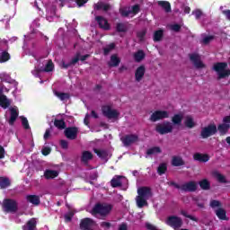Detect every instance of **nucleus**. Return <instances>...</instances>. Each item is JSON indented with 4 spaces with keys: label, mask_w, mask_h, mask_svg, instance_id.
Listing matches in <instances>:
<instances>
[{
    "label": "nucleus",
    "mask_w": 230,
    "mask_h": 230,
    "mask_svg": "<svg viewBox=\"0 0 230 230\" xmlns=\"http://www.w3.org/2000/svg\"><path fill=\"white\" fill-rule=\"evenodd\" d=\"M10 186V180L8 178L2 177L0 178V188L1 190H4Z\"/></svg>",
    "instance_id": "37"
},
{
    "label": "nucleus",
    "mask_w": 230,
    "mask_h": 230,
    "mask_svg": "<svg viewBox=\"0 0 230 230\" xmlns=\"http://www.w3.org/2000/svg\"><path fill=\"white\" fill-rule=\"evenodd\" d=\"M168 169L166 164H161L157 168V172L160 175H164V173H166V170Z\"/></svg>",
    "instance_id": "43"
},
{
    "label": "nucleus",
    "mask_w": 230,
    "mask_h": 230,
    "mask_svg": "<svg viewBox=\"0 0 230 230\" xmlns=\"http://www.w3.org/2000/svg\"><path fill=\"white\" fill-rule=\"evenodd\" d=\"M94 226H95L94 220H93L89 217H86L81 221L80 229L81 230H93V229H94Z\"/></svg>",
    "instance_id": "13"
},
{
    "label": "nucleus",
    "mask_w": 230,
    "mask_h": 230,
    "mask_svg": "<svg viewBox=\"0 0 230 230\" xmlns=\"http://www.w3.org/2000/svg\"><path fill=\"white\" fill-rule=\"evenodd\" d=\"M53 69H55V65H53V61H49L47 62L45 68L39 69L35 67L32 71V75H34V76H39V74L42 71H45V73H49L50 71H53Z\"/></svg>",
    "instance_id": "14"
},
{
    "label": "nucleus",
    "mask_w": 230,
    "mask_h": 230,
    "mask_svg": "<svg viewBox=\"0 0 230 230\" xmlns=\"http://www.w3.org/2000/svg\"><path fill=\"white\" fill-rule=\"evenodd\" d=\"M217 125L209 124L207 127L201 128L200 136L203 139H208V137H211V136H215L217 134Z\"/></svg>",
    "instance_id": "6"
},
{
    "label": "nucleus",
    "mask_w": 230,
    "mask_h": 230,
    "mask_svg": "<svg viewBox=\"0 0 230 230\" xmlns=\"http://www.w3.org/2000/svg\"><path fill=\"white\" fill-rule=\"evenodd\" d=\"M213 175H214L215 179H217V181H218V182H223V183L227 182V180H226V176H224L222 173H220L218 172H214Z\"/></svg>",
    "instance_id": "38"
},
{
    "label": "nucleus",
    "mask_w": 230,
    "mask_h": 230,
    "mask_svg": "<svg viewBox=\"0 0 230 230\" xmlns=\"http://www.w3.org/2000/svg\"><path fill=\"white\" fill-rule=\"evenodd\" d=\"M36 227H37V219L31 218L27 222L26 226H23V230H35Z\"/></svg>",
    "instance_id": "27"
},
{
    "label": "nucleus",
    "mask_w": 230,
    "mask_h": 230,
    "mask_svg": "<svg viewBox=\"0 0 230 230\" xmlns=\"http://www.w3.org/2000/svg\"><path fill=\"white\" fill-rule=\"evenodd\" d=\"M44 176L46 179H55V177H58V172L53 170H47L44 172Z\"/></svg>",
    "instance_id": "33"
},
{
    "label": "nucleus",
    "mask_w": 230,
    "mask_h": 230,
    "mask_svg": "<svg viewBox=\"0 0 230 230\" xmlns=\"http://www.w3.org/2000/svg\"><path fill=\"white\" fill-rule=\"evenodd\" d=\"M111 211H112V205L111 204H97L93 208V215H101V217H107L111 214Z\"/></svg>",
    "instance_id": "2"
},
{
    "label": "nucleus",
    "mask_w": 230,
    "mask_h": 230,
    "mask_svg": "<svg viewBox=\"0 0 230 230\" xmlns=\"http://www.w3.org/2000/svg\"><path fill=\"white\" fill-rule=\"evenodd\" d=\"M155 131L158 134H161V136H164V134H171V132H173V124L170 121L158 123L155 127Z\"/></svg>",
    "instance_id": "4"
},
{
    "label": "nucleus",
    "mask_w": 230,
    "mask_h": 230,
    "mask_svg": "<svg viewBox=\"0 0 230 230\" xmlns=\"http://www.w3.org/2000/svg\"><path fill=\"white\" fill-rule=\"evenodd\" d=\"M222 13L225 15L226 21L230 22V9L223 10Z\"/></svg>",
    "instance_id": "51"
},
{
    "label": "nucleus",
    "mask_w": 230,
    "mask_h": 230,
    "mask_svg": "<svg viewBox=\"0 0 230 230\" xmlns=\"http://www.w3.org/2000/svg\"><path fill=\"white\" fill-rule=\"evenodd\" d=\"M209 206H210V208H212V209H217V208H218V209H220L222 208V203L219 200L212 199L210 201Z\"/></svg>",
    "instance_id": "40"
},
{
    "label": "nucleus",
    "mask_w": 230,
    "mask_h": 230,
    "mask_svg": "<svg viewBox=\"0 0 230 230\" xmlns=\"http://www.w3.org/2000/svg\"><path fill=\"white\" fill-rule=\"evenodd\" d=\"M152 197V190L148 187H140L137 189V196L136 198V202L137 208H145L148 206V199Z\"/></svg>",
    "instance_id": "1"
},
{
    "label": "nucleus",
    "mask_w": 230,
    "mask_h": 230,
    "mask_svg": "<svg viewBox=\"0 0 230 230\" xmlns=\"http://www.w3.org/2000/svg\"><path fill=\"white\" fill-rule=\"evenodd\" d=\"M103 9V3L100 2L94 4V10L100 11Z\"/></svg>",
    "instance_id": "53"
},
{
    "label": "nucleus",
    "mask_w": 230,
    "mask_h": 230,
    "mask_svg": "<svg viewBox=\"0 0 230 230\" xmlns=\"http://www.w3.org/2000/svg\"><path fill=\"white\" fill-rule=\"evenodd\" d=\"M190 62L193 64L196 69H205L206 64L202 62L200 56L199 54H190L189 55Z\"/></svg>",
    "instance_id": "10"
},
{
    "label": "nucleus",
    "mask_w": 230,
    "mask_h": 230,
    "mask_svg": "<svg viewBox=\"0 0 230 230\" xmlns=\"http://www.w3.org/2000/svg\"><path fill=\"white\" fill-rule=\"evenodd\" d=\"M182 191H195L197 190V183L195 181H188L181 186Z\"/></svg>",
    "instance_id": "19"
},
{
    "label": "nucleus",
    "mask_w": 230,
    "mask_h": 230,
    "mask_svg": "<svg viewBox=\"0 0 230 230\" xmlns=\"http://www.w3.org/2000/svg\"><path fill=\"white\" fill-rule=\"evenodd\" d=\"M158 6H161L166 13L172 12V4L168 1H158Z\"/></svg>",
    "instance_id": "26"
},
{
    "label": "nucleus",
    "mask_w": 230,
    "mask_h": 230,
    "mask_svg": "<svg viewBox=\"0 0 230 230\" xmlns=\"http://www.w3.org/2000/svg\"><path fill=\"white\" fill-rule=\"evenodd\" d=\"M102 114L109 119H118V118H119V112L114 109H111V106H103Z\"/></svg>",
    "instance_id": "9"
},
{
    "label": "nucleus",
    "mask_w": 230,
    "mask_h": 230,
    "mask_svg": "<svg viewBox=\"0 0 230 230\" xmlns=\"http://www.w3.org/2000/svg\"><path fill=\"white\" fill-rule=\"evenodd\" d=\"M95 21L97 22L99 28H101L102 30H111L109 21L103 18V16H96Z\"/></svg>",
    "instance_id": "15"
},
{
    "label": "nucleus",
    "mask_w": 230,
    "mask_h": 230,
    "mask_svg": "<svg viewBox=\"0 0 230 230\" xmlns=\"http://www.w3.org/2000/svg\"><path fill=\"white\" fill-rule=\"evenodd\" d=\"M193 159H194V161H199V163H208V161H209V155L196 153L193 155Z\"/></svg>",
    "instance_id": "24"
},
{
    "label": "nucleus",
    "mask_w": 230,
    "mask_h": 230,
    "mask_svg": "<svg viewBox=\"0 0 230 230\" xmlns=\"http://www.w3.org/2000/svg\"><path fill=\"white\" fill-rule=\"evenodd\" d=\"M85 3H87V0H76V4L79 6V7H82L85 4Z\"/></svg>",
    "instance_id": "58"
},
{
    "label": "nucleus",
    "mask_w": 230,
    "mask_h": 230,
    "mask_svg": "<svg viewBox=\"0 0 230 230\" xmlns=\"http://www.w3.org/2000/svg\"><path fill=\"white\" fill-rule=\"evenodd\" d=\"M55 95L61 100V102H66V100H69L68 93H64L60 92H55Z\"/></svg>",
    "instance_id": "39"
},
{
    "label": "nucleus",
    "mask_w": 230,
    "mask_h": 230,
    "mask_svg": "<svg viewBox=\"0 0 230 230\" xmlns=\"http://www.w3.org/2000/svg\"><path fill=\"white\" fill-rule=\"evenodd\" d=\"M161 152H163L161 147L155 146V147H151V148L147 149L146 155H157V154H161Z\"/></svg>",
    "instance_id": "34"
},
{
    "label": "nucleus",
    "mask_w": 230,
    "mask_h": 230,
    "mask_svg": "<svg viewBox=\"0 0 230 230\" xmlns=\"http://www.w3.org/2000/svg\"><path fill=\"white\" fill-rule=\"evenodd\" d=\"M121 141L124 146H130V145L137 143V141H139V137H137V135H128L122 137Z\"/></svg>",
    "instance_id": "12"
},
{
    "label": "nucleus",
    "mask_w": 230,
    "mask_h": 230,
    "mask_svg": "<svg viewBox=\"0 0 230 230\" xmlns=\"http://www.w3.org/2000/svg\"><path fill=\"white\" fill-rule=\"evenodd\" d=\"M125 28V23H117L116 30H123Z\"/></svg>",
    "instance_id": "64"
},
{
    "label": "nucleus",
    "mask_w": 230,
    "mask_h": 230,
    "mask_svg": "<svg viewBox=\"0 0 230 230\" xmlns=\"http://www.w3.org/2000/svg\"><path fill=\"white\" fill-rule=\"evenodd\" d=\"M212 40H215V36L206 35V34L201 35V40H200L201 44L208 45L209 44V42H212Z\"/></svg>",
    "instance_id": "29"
},
{
    "label": "nucleus",
    "mask_w": 230,
    "mask_h": 230,
    "mask_svg": "<svg viewBox=\"0 0 230 230\" xmlns=\"http://www.w3.org/2000/svg\"><path fill=\"white\" fill-rule=\"evenodd\" d=\"M192 15H194L196 19H199L202 17V11H200V9H197L192 12Z\"/></svg>",
    "instance_id": "50"
},
{
    "label": "nucleus",
    "mask_w": 230,
    "mask_h": 230,
    "mask_svg": "<svg viewBox=\"0 0 230 230\" xmlns=\"http://www.w3.org/2000/svg\"><path fill=\"white\" fill-rule=\"evenodd\" d=\"M10 60V54L6 51L2 52L0 57V63L3 64L4 62H8Z\"/></svg>",
    "instance_id": "41"
},
{
    "label": "nucleus",
    "mask_w": 230,
    "mask_h": 230,
    "mask_svg": "<svg viewBox=\"0 0 230 230\" xmlns=\"http://www.w3.org/2000/svg\"><path fill=\"white\" fill-rule=\"evenodd\" d=\"M182 119H184V114L182 113L174 114L172 118V125L181 127L182 125Z\"/></svg>",
    "instance_id": "21"
},
{
    "label": "nucleus",
    "mask_w": 230,
    "mask_h": 230,
    "mask_svg": "<svg viewBox=\"0 0 230 230\" xmlns=\"http://www.w3.org/2000/svg\"><path fill=\"white\" fill-rule=\"evenodd\" d=\"M128 226H127L126 223H122L119 226V230H128Z\"/></svg>",
    "instance_id": "62"
},
{
    "label": "nucleus",
    "mask_w": 230,
    "mask_h": 230,
    "mask_svg": "<svg viewBox=\"0 0 230 230\" xmlns=\"http://www.w3.org/2000/svg\"><path fill=\"white\" fill-rule=\"evenodd\" d=\"M114 48H116V45H114V43H111L110 45H107L104 48V55H109V53H111V51H112Z\"/></svg>",
    "instance_id": "46"
},
{
    "label": "nucleus",
    "mask_w": 230,
    "mask_h": 230,
    "mask_svg": "<svg viewBox=\"0 0 230 230\" xmlns=\"http://www.w3.org/2000/svg\"><path fill=\"white\" fill-rule=\"evenodd\" d=\"M120 62H121V59H119L118 55L113 54V55H111L108 65L110 66V67H118V66H119Z\"/></svg>",
    "instance_id": "23"
},
{
    "label": "nucleus",
    "mask_w": 230,
    "mask_h": 230,
    "mask_svg": "<svg viewBox=\"0 0 230 230\" xmlns=\"http://www.w3.org/2000/svg\"><path fill=\"white\" fill-rule=\"evenodd\" d=\"M11 117L8 120L9 125H13L17 118H19V109L17 107H12L9 109Z\"/></svg>",
    "instance_id": "17"
},
{
    "label": "nucleus",
    "mask_w": 230,
    "mask_h": 230,
    "mask_svg": "<svg viewBox=\"0 0 230 230\" xmlns=\"http://www.w3.org/2000/svg\"><path fill=\"white\" fill-rule=\"evenodd\" d=\"M164 35V32H163V30H158L154 32V40L155 42H160V40H163V36Z\"/></svg>",
    "instance_id": "35"
},
{
    "label": "nucleus",
    "mask_w": 230,
    "mask_h": 230,
    "mask_svg": "<svg viewBox=\"0 0 230 230\" xmlns=\"http://www.w3.org/2000/svg\"><path fill=\"white\" fill-rule=\"evenodd\" d=\"M141 10V8L139 7V4H135L131 7V9H129V11L131 12V13H134V15L139 13V11Z\"/></svg>",
    "instance_id": "47"
},
{
    "label": "nucleus",
    "mask_w": 230,
    "mask_h": 230,
    "mask_svg": "<svg viewBox=\"0 0 230 230\" xmlns=\"http://www.w3.org/2000/svg\"><path fill=\"white\" fill-rule=\"evenodd\" d=\"M22 125L26 129L30 128V124L28 123V119H26L25 117H22Z\"/></svg>",
    "instance_id": "49"
},
{
    "label": "nucleus",
    "mask_w": 230,
    "mask_h": 230,
    "mask_svg": "<svg viewBox=\"0 0 230 230\" xmlns=\"http://www.w3.org/2000/svg\"><path fill=\"white\" fill-rule=\"evenodd\" d=\"M213 69L217 73L218 78H226L230 75V70L227 69V63H217L214 65Z\"/></svg>",
    "instance_id": "3"
},
{
    "label": "nucleus",
    "mask_w": 230,
    "mask_h": 230,
    "mask_svg": "<svg viewBox=\"0 0 230 230\" xmlns=\"http://www.w3.org/2000/svg\"><path fill=\"white\" fill-rule=\"evenodd\" d=\"M41 152L43 155H49L51 154V148L44 147Z\"/></svg>",
    "instance_id": "52"
},
{
    "label": "nucleus",
    "mask_w": 230,
    "mask_h": 230,
    "mask_svg": "<svg viewBox=\"0 0 230 230\" xmlns=\"http://www.w3.org/2000/svg\"><path fill=\"white\" fill-rule=\"evenodd\" d=\"M166 118H170V112H168L167 111H155L151 114L150 121L155 123V121L166 119Z\"/></svg>",
    "instance_id": "8"
},
{
    "label": "nucleus",
    "mask_w": 230,
    "mask_h": 230,
    "mask_svg": "<svg viewBox=\"0 0 230 230\" xmlns=\"http://www.w3.org/2000/svg\"><path fill=\"white\" fill-rule=\"evenodd\" d=\"M111 184L112 188H119V186H123V184H127V178L125 176L116 175L111 179Z\"/></svg>",
    "instance_id": "11"
},
{
    "label": "nucleus",
    "mask_w": 230,
    "mask_h": 230,
    "mask_svg": "<svg viewBox=\"0 0 230 230\" xmlns=\"http://www.w3.org/2000/svg\"><path fill=\"white\" fill-rule=\"evenodd\" d=\"M60 145H61V147L64 148L65 150H66V148H68L69 146V143H67V141L66 140H61Z\"/></svg>",
    "instance_id": "55"
},
{
    "label": "nucleus",
    "mask_w": 230,
    "mask_h": 230,
    "mask_svg": "<svg viewBox=\"0 0 230 230\" xmlns=\"http://www.w3.org/2000/svg\"><path fill=\"white\" fill-rule=\"evenodd\" d=\"M121 13H122V15H123L124 17H128V15H130L131 12H130V10H128V11L123 10V11L121 12Z\"/></svg>",
    "instance_id": "63"
},
{
    "label": "nucleus",
    "mask_w": 230,
    "mask_h": 230,
    "mask_svg": "<svg viewBox=\"0 0 230 230\" xmlns=\"http://www.w3.org/2000/svg\"><path fill=\"white\" fill-rule=\"evenodd\" d=\"M223 123H225L226 125H229L230 123V115L226 116L223 118Z\"/></svg>",
    "instance_id": "61"
},
{
    "label": "nucleus",
    "mask_w": 230,
    "mask_h": 230,
    "mask_svg": "<svg viewBox=\"0 0 230 230\" xmlns=\"http://www.w3.org/2000/svg\"><path fill=\"white\" fill-rule=\"evenodd\" d=\"M89 161H93V153L90 151H83L81 155V163L87 164Z\"/></svg>",
    "instance_id": "22"
},
{
    "label": "nucleus",
    "mask_w": 230,
    "mask_h": 230,
    "mask_svg": "<svg viewBox=\"0 0 230 230\" xmlns=\"http://www.w3.org/2000/svg\"><path fill=\"white\" fill-rule=\"evenodd\" d=\"M94 152L101 159H109L111 157V155L106 150L94 149Z\"/></svg>",
    "instance_id": "31"
},
{
    "label": "nucleus",
    "mask_w": 230,
    "mask_h": 230,
    "mask_svg": "<svg viewBox=\"0 0 230 230\" xmlns=\"http://www.w3.org/2000/svg\"><path fill=\"white\" fill-rule=\"evenodd\" d=\"M101 227H102V229H110L111 223H109V222H102L101 223Z\"/></svg>",
    "instance_id": "54"
},
{
    "label": "nucleus",
    "mask_w": 230,
    "mask_h": 230,
    "mask_svg": "<svg viewBox=\"0 0 230 230\" xmlns=\"http://www.w3.org/2000/svg\"><path fill=\"white\" fill-rule=\"evenodd\" d=\"M2 208L5 213H15L17 202L13 199H4Z\"/></svg>",
    "instance_id": "7"
},
{
    "label": "nucleus",
    "mask_w": 230,
    "mask_h": 230,
    "mask_svg": "<svg viewBox=\"0 0 230 230\" xmlns=\"http://www.w3.org/2000/svg\"><path fill=\"white\" fill-rule=\"evenodd\" d=\"M181 215H182L186 218H190V220H192L193 222H199V219L197 217L188 214V212H186L185 210H181Z\"/></svg>",
    "instance_id": "45"
},
{
    "label": "nucleus",
    "mask_w": 230,
    "mask_h": 230,
    "mask_svg": "<svg viewBox=\"0 0 230 230\" xmlns=\"http://www.w3.org/2000/svg\"><path fill=\"white\" fill-rule=\"evenodd\" d=\"M73 218V213H70V214H66L65 216V220L66 222H71V219Z\"/></svg>",
    "instance_id": "60"
},
{
    "label": "nucleus",
    "mask_w": 230,
    "mask_h": 230,
    "mask_svg": "<svg viewBox=\"0 0 230 230\" xmlns=\"http://www.w3.org/2000/svg\"><path fill=\"white\" fill-rule=\"evenodd\" d=\"M0 78L3 82H10V75L6 73L0 74Z\"/></svg>",
    "instance_id": "48"
},
{
    "label": "nucleus",
    "mask_w": 230,
    "mask_h": 230,
    "mask_svg": "<svg viewBox=\"0 0 230 230\" xmlns=\"http://www.w3.org/2000/svg\"><path fill=\"white\" fill-rule=\"evenodd\" d=\"M146 71V68L145 67V66H140L137 68L135 72L136 82H141L143 80V76H145Z\"/></svg>",
    "instance_id": "18"
},
{
    "label": "nucleus",
    "mask_w": 230,
    "mask_h": 230,
    "mask_svg": "<svg viewBox=\"0 0 230 230\" xmlns=\"http://www.w3.org/2000/svg\"><path fill=\"white\" fill-rule=\"evenodd\" d=\"M145 52L143 50H138L137 53L134 54L135 62H141V60L145 59Z\"/></svg>",
    "instance_id": "36"
},
{
    "label": "nucleus",
    "mask_w": 230,
    "mask_h": 230,
    "mask_svg": "<svg viewBox=\"0 0 230 230\" xmlns=\"http://www.w3.org/2000/svg\"><path fill=\"white\" fill-rule=\"evenodd\" d=\"M199 186H200L201 190H209L210 183L207 179H205V180H202L201 181H199Z\"/></svg>",
    "instance_id": "42"
},
{
    "label": "nucleus",
    "mask_w": 230,
    "mask_h": 230,
    "mask_svg": "<svg viewBox=\"0 0 230 230\" xmlns=\"http://www.w3.org/2000/svg\"><path fill=\"white\" fill-rule=\"evenodd\" d=\"M78 60H80V54H76L75 57L71 60L70 64H76V62H78Z\"/></svg>",
    "instance_id": "56"
},
{
    "label": "nucleus",
    "mask_w": 230,
    "mask_h": 230,
    "mask_svg": "<svg viewBox=\"0 0 230 230\" xmlns=\"http://www.w3.org/2000/svg\"><path fill=\"white\" fill-rule=\"evenodd\" d=\"M181 26L179 23L170 25V30H181Z\"/></svg>",
    "instance_id": "57"
},
{
    "label": "nucleus",
    "mask_w": 230,
    "mask_h": 230,
    "mask_svg": "<svg viewBox=\"0 0 230 230\" xmlns=\"http://www.w3.org/2000/svg\"><path fill=\"white\" fill-rule=\"evenodd\" d=\"M230 125L225 124L224 122L222 124H219L217 126V130L220 133L221 136H226L227 132H229Z\"/></svg>",
    "instance_id": "25"
},
{
    "label": "nucleus",
    "mask_w": 230,
    "mask_h": 230,
    "mask_svg": "<svg viewBox=\"0 0 230 230\" xmlns=\"http://www.w3.org/2000/svg\"><path fill=\"white\" fill-rule=\"evenodd\" d=\"M27 200L28 202H31V204H33L34 206H39V204H40V199L39 198V196H27Z\"/></svg>",
    "instance_id": "32"
},
{
    "label": "nucleus",
    "mask_w": 230,
    "mask_h": 230,
    "mask_svg": "<svg viewBox=\"0 0 230 230\" xmlns=\"http://www.w3.org/2000/svg\"><path fill=\"white\" fill-rule=\"evenodd\" d=\"M102 10H103V12H109V10H111V4H102Z\"/></svg>",
    "instance_id": "59"
},
{
    "label": "nucleus",
    "mask_w": 230,
    "mask_h": 230,
    "mask_svg": "<svg viewBox=\"0 0 230 230\" xmlns=\"http://www.w3.org/2000/svg\"><path fill=\"white\" fill-rule=\"evenodd\" d=\"M65 136L67 139H76L78 136V128H66L65 129Z\"/></svg>",
    "instance_id": "16"
},
{
    "label": "nucleus",
    "mask_w": 230,
    "mask_h": 230,
    "mask_svg": "<svg viewBox=\"0 0 230 230\" xmlns=\"http://www.w3.org/2000/svg\"><path fill=\"white\" fill-rule=\"evenodd\" d=\"M215 213L219 220H227V216L226 215V210L224 208H217Z\"/></svg>",
    "instance_id": "30"
},
{
    "label": "nucleus",
    "mask_w": 230,
    "mask_h": 230,
    "mask_svg": "<svg viewBox=\"0 0 230 230\" xmlns=\"http://www.w3.org/2000/svg\"><path fill=\"white\" fill-rule=\"evenodd\" d=\"M184 125L187 128H195V127H197V122L195 121V119L191 117V115H187L184 118Z\"/></svg>",
    "instance_id": "20"
},
{
    "label": "nucleus",
    "mask_w": 230,
    "mask_h": 230,
    "mask_svg": "<svg viewBox=\"0 0 230 230\" xmlns=\"http://www.w3.org/2000/svg\"><path fill=\"white\" fill-rule=\"evenodd\" d=\"M54 125L57 127V128H66V122H64L62 119H56L54 121Z\"/></svg>",
    "instance_id": "44"
},
{
    "label": "nucleus",
    "mask_w": 230,
    "mask_h": 230,
    "mask_svg": "<svg viewBox=\"0 0 230 230\" xmlns=\"http://www.w3.org/2000/svg\"><path fill=\"white\" fill-rule=\"evenodd\" d=\"M172 166H184V160L178 155H174L172 158Z\"/></svg>",
    "instance_id": "28"
},
{
    "label": "nucleus",
    "mask_w": 230,
    "mask_h": 230,
    "mask_svg": "<svg viewBox=\"0 0 230 230\" xmlns=\"http://www.w3.org/2000/svg\"><path fill=\"white\" fill-rule=\"evenodd\" d=\"M165 224L169 226L170 227H172L174 230L181 229L182 227V218L177 217V216H170L165 220Z\"/></svg>",
    "instance_id": "5"
}]
</instances>
